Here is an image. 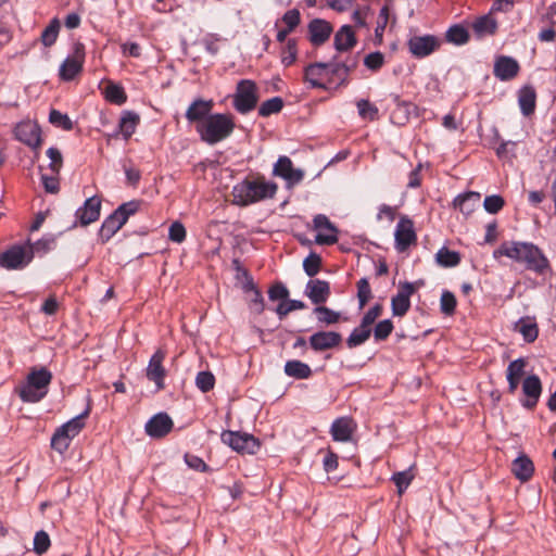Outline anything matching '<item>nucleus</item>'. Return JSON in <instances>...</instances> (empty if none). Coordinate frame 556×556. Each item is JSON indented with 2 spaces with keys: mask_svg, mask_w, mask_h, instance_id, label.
Returning <instances> with one entry per match:
<instances>
[{
  "mask_svg": "<svg viewBox=\"0 0 556 556\" xmlns=\"http://www.w3.org/2000/svg\"><path fill=\"white\" fill-rule=\"evenodd\" d=\"M494 258L506 256L527 269L543 275L549 268V262L541 249L531 242L506 241L493 252Z\"/></svg>",
  "mask_w": 556,
  "mask_h": 556,
  "instance_id": "1",
  "label": "nucleus"
},
{
  "mask_svg": "<svg viewBox=\"0 0 556 556\" xmlns=\"http://www.w3.org/2000/svg\"><path fill=\"white\" fill-rule=\"evenodd\" d=\"M202 141L214 146L228 138L233 129L235 122L231 116L226 114H212L197 124L195 127Z\"/></svg>",
  "mask_w": 556,
  "mask_h": 556,
  "instance_id": "2",
  "label": "nucleus"
},
{
  "mask_svg": "<svg viewBox=\"0 0 556 556\" xmlns=\"http://www.w3.org/2000/svg\"><path fill=\"white\" fill-rule=\"evenodd\" d=\"M277 185L263 179L244 180L236 185L232 195L236 204L245 206L261 200L273 198L277 192Z\"/></svg>",
  "mask_w": 556,
  "mask_h": 556,
  "instance_id": "3",
  "label": "nucleus"
},
{
  "mask_svg": "<svg viewBox=\"0 0 556 556\" xmlns=\"http://www.w3.org/2000/svg\"><path fill=\"white\" fill-rule=\"evenodd\" d=\"M52 380V374L45 367L33 369L26 383L20 390V397L26 403H37L43 399L48 392V386Z\"/></svg>",
  "mask_w": 556,
  "mask_h": 556,
  "instance_id": "4",
  "label": "nucleus"
},
{
  "mask_svg": "<svg viewBox=\"0 0 556 556\" xmlns=\"http://www.w3.org/2000/svg\"><path fill=\"white\" fill-rule=\"evenodd\" d=\"M90 414V406L75 416L67 422L59 427L51 438V446L53 450L63 454L71 445L72 440L77 437L86 426V419Z\"/></svg>",
  "mask_w": 556,
  "mask_h": 556,
  "instance_id": "5",
  "label": "nucleus"
},
{
  "mask_svg": "<svg viewBox=\"0 0 556 556\" xmlns=\"http://www.w3.org/2000/svg\"><path fill=\"white\" fill-rule=\"evenodd\" d=\"M140 201L132 200L119 205L110 216H108L100 228V237L103 241L112 238L128 220V218L139 211Z\"/></svg>",
  "mask_w": 556,
  "mask_h": 556,
  "instance_id": "6",
  "label": "nucleus"
},
{
  "mask_svg": "<svg viewBox=\"0 0 556 556\" xmlns=\"http://www.w3.org/2000/svg\"><path fill=\"white\" fill-rule=\"evenodd\" d=\"M222 442L238 453L255 454L260 448V442L252 434L225 430L220 435Z\"/></svg>",
  "mask_w": 556,
  "mask_h": 556,
  "instance_id": "7",
  "label": "nucleus"
},
{
  "mask_svg": "<svg viewBox=\"0 0 556 556\" xmlns=\"http://www.w3.org/2000/svg\"><path fill=\"white\" fill-rule=\"evenodd\" d=\"M256 85L252 80H241L233 99L235 109L241 114H247L256 106Z\"/></svg>",
  "mask_w": 556,
  "mask_h": 556,
  "instance_id": "8",
  "label": "nucleus"
},
{
  "mask_svg": "<svg viewBox=\"0 0 556 556\" xmlns=\"http://www.w3.org/2000/svg\"><path fill=\"white\" fill-rule=\"evenodd\" d=\"M85 62V47L77 42L73 54L67 56L60 66L59 76L62 80H73L81 71Z\"/></svg>",
  "mask_w": 556,
  "mask_h": 556,
  "instance_id": "9",
  "label": "nucleus"
},
{
  "mask_svg": "<svg viewBox=\"0 0 556 556\" xmlns=\"http://www.w3.org/2000/svg\"><path fill=\"white\" fill-rule=\"evenodd\" d=\"M395 249L399 252L406 251L412 244L416 243L417 235L415 232L413 220L403 215L400 217L394 231Z\"/></svg>",
  "mask_w": 556,
  "mask_h": 556,
  "instance_id": "10",
  "label": "nucleus"
},
{
  "mask_svg": "<svg viewBox=\"0 0 556 556\" xmlns=\"http://www.w3.org/2000/svg\"><path fill=\"white\" fill-rule=\"evenodd\" d=\"M441 41L433 35L413 36L407 41L409 52L416 58H425L439 49Z\"/></svg>",
  "mask_w": 556,
  "mask_h": 556,
  "instance_id": "11",
  "label": "nucleus"
},
{
  "mask_svg": "<svg viewBox=\"0 0 556 556\" xmlns=\"http://www.w3.org/2000/svg\"><path fill=\"white\" fill-rule=\"evenodd\" d=\"M313 223L314 229L317 231L315 237L317 244L330 245L338 241V229L326 215H316Z\"/></svg>",
  "mask_w": 556,
  "mask_h": 556,
  "instance_id": "12",
  "label": "nucleus"
},
{
  "mask_svg": "<svg viewBox=\"0 0 556 556\" xmlns=\"http://www.w3.org/2000/svg\"><path fill=\"white\" fill-rule=\"evenodd\" d=\"M304 80L312 88L326 89V84L331 83L328 62H316L307 65L304 68Z\"/></svg>",
  "mask_w": 556,
  "mask_h": 556,
  "instance_id": "13",
  "label": "nucleus"
},
{
  "mask_svg": "<svg viewBox=\"0 0 556 556\" xmlns=\"http://www.w3.org/2000/svg\"><path fill=\"white\" fill-rule=\"evenodd\" d=\"M416 288L412 282H401L397 293L391 299V308L393 316L402 317L410 308V296L415 293Z\"/></svg>",
  "mask_w": 556,
  "mask_h": 556,
  "instance_id": "14",
  "label": "nucleus"
},
{
  "mask_svg": "<svg viewBox=\"0 0 556 556\" xmlns=\"http://www.w3.org/2000/svg\"><path fill=\"white\" fill-rule=\"evenodd\" d=\"M357 64L356 55L348 56L344 61L334 56L332 61L328 62L331 83L338 80L340 85L346 84L350 73L356 68Z\"/></svg>",
  "mask_w": 556,
  "mask_h": 556,
  "instance_id": "15",
  "label": "nucleus"
},
{
  "mask_svg": "<svg viewBox=\"0 0 556 556\" xmlns=\"http://www.w3.org/2000/svg\"><path fill=\"white\" fill-rule=\"evenodd\" d=\"M31 255H27L25 248L14 245L0 254V266L7 269L23 268L30 262Z\"/></svg>",
  "mask_w": 556,
  "mask_h": 556,
  "instance_id": "16",
  "label": "nucleus"
},
{
  "mask_svg": "<svg viewBox=\"0 0 556 556\" xmlns=\"http://www.w3.org/2000/svg\"><path fill=\"white\" fill-rule=\"evenodd\" d=\"M165 356L166 354L163 350H157L151 356L147 367V378L155 383L157 390H162L165 387L164 378L166 376V370L163 367Z\"/></svg>",
  "mask_w": 556,
  "mask_h": 556,
  "instance_id": "17",
  "label": "nucleus"
},
{
  "mask_svg": "<svg viewBox=\"0 0 556 556\" xmlns=\"http://www.w3.org/2000/svg\"><path fill=\"white\" fill-rule=\"evenodd\" d=\"M173 426V420L166 413H159L147 421L144 430L149 437L160 439L169 433Z\"/></svg>",
  "mask_w": 556,
  "mask_h": 556,
  "instance_id": "18",
  "label": "nucleus"
},
{
  "mask_svg": "<svg viewBox=\"0 0 556 556\" xmlns=\"http://www.w3.org/2000/svg\"><path fill=\"white\" fill-rule=\"evenodd\" d=\"M342 341V336L336 331H318L309 337V345L315 352H323L337 348Z\"/></svg>",
  "mask_w": 556,
  "mask_h": 556,
  "instance_id": "19",
  "label": "nucleus"
},
{
  "mask_svg": "<svg viewBox=\"0 0 556 556\" xmlns=\"http://www.w3.org/2000/svg\"><path fill=\"white\" fill-rule=\"evenodd\" d=\"M519 70V63L515 59L501 55L495 60L493 73L500 80L507 81L515 78Z\"/></svg>",
  "mask_w": 556,
  "mask_h": 556,
  "instance_id": "20",
  "label": "nucleus"
},
{
  "mask_svg": "<svg viewBox=\"0 0 556 556\" xmlns=\"http://www.w3.org/2000/svg\"><path fill=\"white\" fill-rule=\"evenodd\" d=\"M101 211V199L98 197L88 198L84 205L76 211V218L80 225L87 226L98 220Z\"/></svg>",
  "mask_w": 556,
  "mask_h": 556,
  "instance_id": "21",
  "label": "nucleus"
},
{
  "mask_svg": "<svg viewBox=\"0 0 556 556\" xmlns=\"http://www.w3.org/2000/svg\"><path fill=\"white\" fill-rule=\"evenodd\" d=\"M274 175L279 176L290 184H299L304 176L301 169L293 167L288 156H280L274 166Z\"/></svg>",
  "mask_w": 556,
  "mask_h": 556,
  "instance_id": "22",
  "label": "nucleus"
},
{
  "mask_svg": "<svg viewBox=\"0 0 556 556\" xmlns=\"http://www.w3.org/2000/svg\"><path fill=\"white\" fill-rule=\"evenodd\" d=\"M16 138L31 148L41 144L40 128L34 123H21L15 128Z\"/></svg>",
  "mask_w": 556,
  "mask_h": 556,
  "instance_id": "23",
  "label": "nucleus"
},
{
  "mask_svg": "<svg viewBox=\"0 0 556 556\" xmlns=\"http://www.w3.org/2000/svg\"><path fill=\"white\" fill-rule=\"evenodd\" d=\"M522 392L527 396L523 406L533 408L542 393V383L540 378L536 375L528 376L522 382Z\"/></svg>",
  "mask_w": 556,
  "mask_h": 556,
  "instance_id": "24",
  "label": "nucleus"
},
{
  "mask_svg": "<svg viewBox=\"0 0 556 556\" xmlns=\"http://www.w3.org/2000/svg\"><path fill=\"white\" fill-rule=\"evenodd\" d=\"M305 294L316 305L325 303L330 295L329 283L319 279L309 280L305 288Z\"/></svg>",
  "mask_w": 556,
  "mask_h": 556,
  "instance_id": "25",
  "label": "nucleus"
},
{
  "mask_svg": "<svg viewBox=\"0 0 556 556\" xmlns=\"http://www.w3.org/2000/svg\"><path fill=\"white\" fill-rule=\"evenodd\" d=\"M332 33L330 23L324 20H313L308 24L309 40L314 46H320L328 40Z\"/></svg>",
  "mask_w": 556,
  "mask_h": 556,
  "instance_id": "26",
  "label": "nucleus"
},
{
  "mask_svg": "<svg viewBox=\"0 0 556 556\" xmlns=\"http://www.w3.org/2000/svg\"><path fill=\"white\" fill-rule=\"evenodd\" d=\"M527 362L525 358H517L509 363L506 370L509 393H515L518 389L521 378L526 372Z\"/></svg>",
  "mask_w": 556,
  "mask_h": 556,
  "instance_id": "27",
  "label": "nucleus"
},
{
  "mask_svg": "<svg viewBox=\"0 0 556 556\" xmlns=\"http://www.w3.org/2000/svg\"><path fill=\"white\" fill-rule=\"evenodd\" d=\"M212 108L213 102L211 100L205 101L202 99H198L193 101L187 109L186 118L190 123H202V121H205V118L211 115L210 112L212 111Z\"/></svg>",
  "mask_w": 556,
  "mask_h": 556,
  "instance_id": "28",
  "label": "nucleus"
},
{
  "mask_svg": "<svg viewBox=\"0 0 556 556\" xmlns=\"http://www.w3.org/2000/svg\"><path fill=\"white\" fill-rule=\"evenodd\" d=\"M356 42L355 34L350 25H343L334 35V48L339 52L354 48Z\"/></svg>",
  "mask_w": 556,
  "mask_h": 556,
  "instance_id": "29",
  "label": "nucleus"
},
{
  "mask_svg": "<svg viewBox=\"0 0 556 556\" xmlns=\"http://www.w3.org/2000/svg\"><path fill=\"white\" fill-rule=\"evenodd\" d=\"M353 431V421L352 419L346 417L336 419L331 426V435L334 441H349L352 437Z\"/></svg>",
  "mask_w": 556,
  "mask_h": 556,
  "instance_id": "30",
  "label": "nucleus"
},
{
  "mask_svg": "<svg viewBox=\"0 0 556 556\" xmlns=\"http://www.w3.org/2000/svg\"><path fill=\"white\" fill-rule=\"evenodd\" d=\"M518 103L521 113L525 116H530L534 112L536 105V92L532 86H525L519 90Z\"/></svg>",
  "mask_w": 556,
  "mask_h": 556,
  "instance_id": "31",
  "label": "nucleus"
},
{
  "mask_svg": "<svg viewBox=\"0 0 556 556\" xmlns=\"http://www.w3.org/2000/svg\"><path fill=\"white\" fill-rule=\"evenodd\" d=\"M471 28L477 38L494 35L497 29V22L490 14L478 17Z\"/></svg>",
  "mask_w": 556,
  "mask_h": 556,
  "instance_id": "32",
  "label": "nucleus"
},
{
  "mask_svg": "<svg viewBox=\"0 0 556 556\" xmlns=\"http://www.w3.org/2000/svg\"><path fill=\"white\" fill-rule=\"evenodd\" d=\"M511 471L520 481H528L534 471V466L532 460L526 456L521 455L517 457L511 465Z\"/></svg>",
  "mask_w": 556,
  "mask_h": 556,
  "instance_id": "33",
  "label": "nucleus"
},
{
  "mask_svg": "<svg viewBox=\"0 0 556 556\" xmlns=\"http://www.w3.org/2000/svg\"><path fill=\"white\" fill-rule=\"evenodd\" d=\"M480 193L475 191H469L464 194H459L454 200L455 207H458L459 211L465 214L469 215L475 211V207L480 202Z\"/></svg>",
  "mask_w": 556,
  "mask_h": 556,
  "instance_id": "34",
  "label": "nucleus"
},
{
  "mask_svg": "<svg viewBox=\"0 0 556 556\" xmlns=\"http://www.w3.org/2000/svg\"><path fill=\"white\" fill-rule=\"evenodd\" d=\"M232 267L236 271L235 279L241 287L244 293H250L251 289H254V280L250 273L240 264L238 260L232 262Z\"/></svg>",
  "mask_w": 556,
  "mask_h": 556,
  "instance_id": "35",
  "label": "nucleus"
},
{
  "mask_svg": "<svg viewBox=\"0 0 556 556\" xmlns=\"http://www.w3.org/2000/svg\"><path fill=\"white\" fill-rule=\"evenodd\" d=\"M139 122V115L135 112L126 111L123 113L119 119L118 128L125 139H129L131 137Z\"/></svg>",
  "mask_w": 556,
  "mask_h": 556,
  "instance_id": "36",
  "label": "nucleus"
},
{
  "mask_svg": "<svg viewBox=\"0 0 556 556\" xmlns=\"http://www.w3.org/2000/svg\"><path fill=\"white\" fill-rule=\"evenodd\" d=\"M285 374L295 379H307L312 376V369L307 364L294 359L286 363Z\"/></svg>",
  "mask_w": 556,
  "mask_h": 556,
  "instance_id": "37",
  "label": "nucleus"
},
{
  "mask_svg": "<svg viewBox=\"0 0 556 556\" xmlns=\"http://www.w3.org/2000/svg\"><path fill=\"white\" fill-rule=\"evenodd\" d=\"M435 262L441 267H455L460 263V255L443 247L435 253Z\"/></svg>",
  "mask_w": 556,
  "mask_h": 556,
  "instance_id": "38",
  "label": "nucleus"
},
{
  "mask_svg": "<svg viewBox=\"0 0 556 556\" xmlns=\"http://www.w3.org/2000/svg\"><path fill=\"white\" fill-rule=\"evenodd\" d=\"M371 333V328L365 326L361 323V325L353 329L349 338L346 339V345L349 349H354L358 345L365 343Z\"/></svg>",
  "mask_w": 556,
  "mask_h": 556,
  "instance_id": "39",
  "label": "nucleus"
},
{
  "mask_svg": "<svg viewBox=\"0 0 556 556\" xmlns=\"http://www.w3.org/2000/svg\"><path fill=\"white\" fill-rule=\"evenodd\" d=\"M516 330L521 333L525 341L528 343L535 341L539 336V328L536 323L530 319L521 318L516 324Z\"/></svg>",
  "mask_w": 556,
  "mask_h": 556,
  "instance_id": "40",
  "label": "nucleus"
},
{
  "mask_svg": "<svg viewBox=\"0 0 556 556\" xmlns=\"http://www.w3.org/2000/svg\"><path fill=\"white\" fill-rule=\"evenodd\" d=\"M105 99L114 104L122 105L127 101V96L122 86L109 83L104 90Z\"/></svg>",
  "mask_w": 556,
  "mask_h": 556,
  "instance_id": "41",
  "label": "nucleus"
},
{
  "mask_svg": "<svg viewBox=\"0 0 556 556\" xmlns=\"http://www.w3.org/2000/svg\"><path fill=\"white\" fill-rule=\"evenodd\" d=\"M60 27V21L56 17L52 18L50 24L41 33L40 39L45 47L54 45L59 36Z\"/></svg>",
  "mask_w": 556,
  "mask_h": 556,
  "instance_id": "42",
  "label": "nucleus"
},
{
  "mask_svg": "<svg viewBox=\"0 0 556 556\" xmlns=\"http://www.w3.org/2000/svg\"><path fill=\"white\" fill-rule=\"evenodd\" d=\"M445 37L448 42L464 45L468 41L469 34L464 26L454 25L447 29Z\"/></svg>",
  "mask_w": 556,
  "mask_h": 556,
  "instance_id": "43",
  "label": "nucleus"
},
{
  "mask_svg": "<svg viewBox=\"0 0 556 556\" xmlns=\"http://www.w3.org/2000/svg\"><path fill=\"white\" fill-rule=\"evenodd\" d=\"M413 479L414 473L410 468L404 471L395 472L391 478L397 488L399 494H402L409 486Z\"/></svg>",
  "mask_w": 556,
  "mask_h": 556,
  "instance_id": "44",
  "label": "nucleus"
},
{
  "mask_svg": "<svg viewBox=\"0 0 556 556\" xmlns=\"http://www.w3.org/2000/svg\"><path fill=\"white\" fill-rule=\"evenodd\" d=\"M282 106H283V102H282L281 98L275 97V98L264 101L261 104V106L258 109V114L261 116L266 117L271 114L280 112Z\"/></svg>",
  "mask_w": 556,
  "mask_h": 556,
  "instance_id": "45",
  "label": "nucleus"
},
{
  "mask_svg": "<svg viewBox=\"0 0 556 556\" xmlns=\"http://www.w3.org/2000/svg\"><path fill=\"white\" fill-rule=\"evenodd\" d=\"M298 49L295 39H289L281 50V63L290 66L296 61Z\"/></svg>",
  "mask_w": 556,
  "mask_h": 556,
  "instance_id": "46",
  "label": "nucleus"
},
{
  "mask_svg": "<svg viewBox=\"0 0 556 556\" xmlns=\"http://www.w3.org/2000/svg\"><path fill=\"white\" fill-rule=\"evenodd\" d=\"M49 122L52 125H54L56 127H60V128H62L64 130H72L73 129V122L71 121L68 115L67 114H63V113H61L58 110H51L50 111Z\"/></svg>",
  "mask_w": 556,
  "mask_h": 556,
  "instance_id": "47",
  "label": "nucleus"
},
{
  "mask_svg": "<svg viewBox=\"0 0 556 556\" xmlns=\"http://www.w3.org/2000/svg\"><path fill=\"white\" fill-rule=\"evenodd\" d=\"M321 266V257L316 253H311L304 261H303V269L305 274L309 277L316 276Z\"/></svg>",
  "mask_w": 556,
  "mask_h": 556,
  "instance_id": "48",
  "label": "nucleus"
},
{
  "mask_svg": "<svg viewBox=\"0 0 556 556\" xmlns=\"http://www.w3.org/2000/svg\"><path fill=\"white\" fill-rule=\"evenodd\" d=\"M195 386L202 392L211 391L215 386V377L211 371H200L195 377Z\"/></svg>",
  "mask_w": 556,
  "mask_h": 556,
  "instance_id": "49",
  "label": "nucleus"
},
{
  "mask_svg": "<svg viewBox=\"0 0 556 556\" xmlns=\"http://www.w3.org/2000/svg\"><path fill=\"white\" fill-rule=\"evenodd\" d=\"M314 313L317 315V318L320 323H325L327 325L336 324L340 318L339 313L321 305L315 307Z\"/></svg>",
  "mask_w": 556,
  "mask_h": 556,
  "instance_id": "50",
  "label": "nucleus"
},
{
  "mask_svg": "<svg viewBox=\"0 0 556 556\" xmlns=\"http://www.w3.org/2000/svg\"><path fill=\"white\" fill-rule=\"evenodd\" d=\"M456 298L455 295L450 291H443L440 299V308L441 312L447 316H451L454 314L456 308Z\"/></svg>",
  "mask_w": 556,
  "mask_h": 556,
  "instance_id": "51",
  "label": "nucleus"
},
{
  "mask_svg": "<svg viewBox=\"0 0 556 556\" xmlns=\"http://www.w3.org/2000/svg\"><path fill=\"white\" fill-rule=\"evenodd\" d=\"M371 298V289L367 278H362L357 281V299L359 308H363Z\"/></svg>",
  "mask_w": 556,
  "mask_h": 556,
  "instance_id": "52",
  "label": "nucleus"
},
{
  "mask_svg": "<svg viewBox=\"0 0 556 556\" xmlns=\"http://www.w3.org/2000/svg\"><path fill=\"white\" fill-rule=\"evenodd\" d=\"M250 292L252 293V298L249 301V308L252 313L260 315L265 309L264 298L256 286H254V289H251Z\"/></svg>",
  "mask_w": 556,
  "mask_h": 556,
  "instance_id": "53",
  "label": "nucleus"
},
{
  "mask_svg": "<svg viewBox=\"0 0 556 556\" xmlns=\"http://www.w3.org/2000/svg\"><path fill=\"white\" fill-rule=\"evenodd\" d=\"M505 201L498 194L488 195L483 201L484 210L490 214H496L504 207Z\"/></svg>",
  "mask_w": 556,
  "mask_h": 556,
  "instance_id": "54",
  "label": "nucleus"
},
{
  "mask_svg": "<svg viewBox=\"0 0 556 556\" xmlns=\"http://www.w3.org/2000/svg\"><path fill=\"white\" fill-rule=\"evenodd\" d=\"M358 114L363 118L375 121L378 117V109L371 104L368 100H359L357 102Z\"/></svg>",
  "mask_w": 556,
  "mask_h": 556,
  "instance_id": "55",
  "label": "nucleus"
},
{
  "mask_svg": "<svg viewBox=\"0 0 556 556\" xmlns=\"http://www.w3.org/2000/svg\"><path fill=\"white\" fill-rule=\"evenodd\" d=\"M393 330V324L390 319L379 321L374 328V338L376 341L386 340Z\"/></svg>",
  "mask_w": 556,
  "mask_h": 556,
  "instance_id": "56",
  "label": "nucleus"
},
{
  "mask_svg": "<svg viewBox=\"0 0 556 556\" xmlns=\"http://www.w3.org/2000/svg\"><path fill=\"white\" fill-rule=\"evenodd\" d=\"M389 8L387 5L382 7L378 15L377 26L375 29V36L378 40V43H380L382 40L383 31L389 22Z\"/></svg>",
  "mask_w": 556,
  "mask_h": 556,
  "instance_id": "57",
  "label": "nucleus"
},
{
  "mask_svg": "<svg viewBox=\"0 0 556 556\" xmlns=\"http://www.w3.org/2000/svg\"><path fill=\"white\" fill-rule=\"evenodd\" d=\"M50 547V538L47 532L38 531L34 538V551L41 555L46 553Z\"/></svg>",
  "mask_w": 556,
  "mask_h": 556,
  "instance_id": "58",
  "label": "nucleus"
},
{
  "mask_svg": "<svg viewBox=\"0 0 556 556\" xmlns=\"http://www.w3.org/2000/svg\"><path fill=\"white\" fill-rule=\"evenodd\" d=\"M384 63V55L379 52V51H376V52H371L369 54H367L364 59V65L370 70V71H378L382 67Z\"/></svg>",
  "mask_w": 556,
  "mask_h": 556,
  "instance_id": "59",
  "label": "nucleus"
},
{
  "mask_svg": "<svg viewBox=\"0 0 556 556\" xmlns=\"http://www.w3.org/2000/svg\"><path fill=\"white\" fill-rule=\"evenodd\" d=\"M47 155L50 159V170L52 174L59 175L63 164L61 152L56 148L51 147L47 150Z\"/></svg>",
  "mask_w": 556,
  "mask_h": 556,
  "instance_id": "60",
  "label": "nucleus"
},
{
  "mask_svg": "<svg viewBox=\"0 0 556 556\" xmlns=\"http://www.w3.org/2000/svg\"><path fill=\"white\" fill-rule=\"evenodd\" d=\"M168 238L170 241L181 243L186 239V228L180 222H174L169 226Z\"/></svg>",
  "mask_w": 556,
  "mask_h": 556,
  "instance_id": "61",
  "label": "nucleus"
},
{
  "mask_svg": "<svg viewBox=\"0 0 556 556\" xmlns=\"http://www.w3.org/2000/svg\"><path fill=\"white\" fill-rule=\"evenodd\" d=\"M289 296V290L281 282L273 285L268 290V298L270 301H283Z\"/></svg>",
  "mask_w": 556,
  "mask_h": 556,
  "instance_id": "62",
  "label": "nucleus"
},
{
  "mask_svg": "<svg viewBox=\"0 0 556 556\" xmlns=\"http://www.w3.org/2000/svg\"><path fill=\"white\" fill-rule=\"evenodd\" d=\"M382 313V305L375 304L371 308H369L366 314L362 318V324L371 328L372 324Z\"/></svg>",
  "mask_w": 556,
  "mask_h": 556,
  "instance_id": "63",
  "label": "nucleus"
},
{
  "mask_svg": "<svg viewBox=\"0 0 556 556\" xmlns=\"http://www.w3.org/2000/svg\"><path fill=\"white\" fill-rule=\"evenodd\" d=\"M282 22L288 30H293L300 23V12L295 9L287 11L282 16Z\"/></svg>",
  "mask_w": 556,
  "mask_h": 556,
  "instance_id": "64",
  "label": "nucleus"
}]
</instances>
